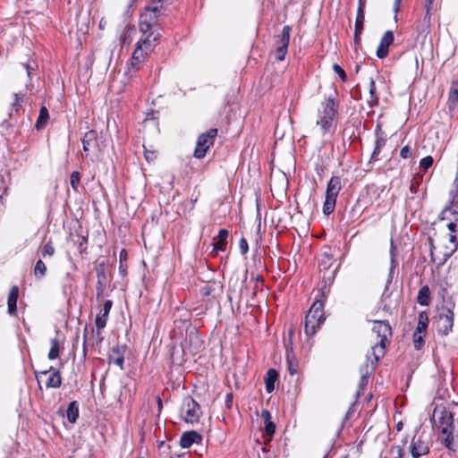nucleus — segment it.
Here are the masks:
<instances>
[{"label":"nucleus","instance_id":"obj_1","mask_svg":"<svg viewBox=\"0 0 458 458\" xmlns=\"http://www.w3.org/2000/svg\"><path fill=\"white\" fill-rule=\"evenodd\" d=\"M171 3L168 0H152L146 5L140 17V31L147 34L149 31H157L154 28L159 21L168 15Z\"/></svg>","mask_w":458,"mask_h":458},{"label":"nucleus","instance_id":"obj_2","mask_svg":"<svg viewBox=\"0 0 458 458\" xmlns=\"http://www.w3.org/2000/svg\"><path fill=\"white\" fill-rule=\"evenodd\" d=\"M340 102L338 91L335 89L332 93L325 97L321 102V108L318 111L316 124L319 126L322 134L329 132L339 113Z\"/></svg>","mask_w":458,"mask_h":458},{"label":"nucleus","instance_id":"obj_3","mask_svg":"<svg viewBox=\"0 0 458 458\" xmlns=\"http://www.w3.org/2000/svg\"><path fill=\"white\" fill-rule=\"evenodd\" d=\"M373 333L377 335V342L371 347L370 357L378 361L385 355V349L388 338L392 335V328L387 321H375L372 328Z\"/></svg>","mask_w":458,"mask_h":458},{"label":"nucleus","instance_id":"obj_4","mask_svg":"<svg viewBox=\"0 0 458 458\" xmlns=\"http://www.w3.org/2000/svg\"><path fill=\"white\" fill-rule=\"evenodd\" d=\"M323 301L316 300L310 308L304 321V332L307 336L311 337L325 321Z\"/></svg>","mask_w":458,"mask_h":458},{"label":"nucleus","instance_id":"obj_5","mask_svg":"<svg viewBox=\"0 0 458 458\" xmlns=\"http://www.w3.org/2000/svg\"><path fill=\"white\" fill-rule=\"evenodd\" d=\"M342 187V179L340 176L334 175L330 178L327 184L325 201L323 204L324 215L329 216L334 212L336 199Z\"/></svg>","mask_w":458,"mask_h":458},{"label":"nucleus","instance_id":"obj_6","mask_svg":"<svg viewBox=\"0 0 458 458\" xmlns=\"http://www.w3.org/2000/svg\"><path fill=\"white\" fill-rule=\"evenodd\" d=\"M454 301H450L445 306L440 308L437 316V332L440 335H447L452 332L454 319Z\"/></svg>","mask_w":458,"mask_h":458},{"label":"nucleus","instance_id":"obj_7","mask_svg":"<svg viewBox=\"0 0 458 458\" xmlns=\"http://www.w3.org/2000/svg\"><path fill=\"white\" fill-rule=\"evenodd\" d=\"M181 411L182 419L191 424L198 423L202 415L200 405L191 396L183 399Z\"/></svg>","mask_w":458,"mask_h":458},{"label":"nucleus","instance_id":"obj_8","mask_svg":"<svg viewBox=\"0 0 458 458\" xmlns=\"http://www.w3.org/2000/svg\"><path fill=\"white\" fill-rule=\"evenodd\" d=\"M217 136V129L211 128L207 131L201 133L196 143L193 156L197 159L203 158L208 150L213 146L216 137Z\"/></svg>","mask_w":458,"mask_h":458},{"label":"nucleus","instance_id":"obj_9","mask_svg":"<svg viewBox=\"0 0 458 458\" xmlns=\"http://www.w3.org/2000/svg\"><path fill=\"white\" fill-rule=\"evenodd\" d=\"M377 362L378 361H376L375 358L371 359L369 353L367 354L366 362L360 368V379L359 381L358 389L355 394L356 401L360 398V395L364 394V391L369 384V379L374 372Z\"/></svg>","mask_w":458,"mask_h":458},{"label":"nucleus","instance_id":"obj_10","mask_svg":"<svg viewBox=\"0 0 458 458\" xmlns=\"http://www.w3.org/2000/svg\"><path fill=\"white\" fill-rule=\"evenodd\" d=\"M103 328H94L92 327L90 332H88L87 327H85L83 332V354L86 356L87 347L90 346L92 349L98 350L101 347L102 342L104 340V336L102 335Z\"/></svg>","mask_w":458,"mask_h":458},{"label":"nucleus","instance_id":"obj_11","mask_svg":"<svg viewBox=\"0 0 458 458\" xmlns=\"http://www.w3.org/2000/svg\"><path fill=\"white\" fill-rule=\"evenodd\" d=\"M291 27L289 25L284 26L282 32L276 38V58L278 61H284L287 54L288 46L290 42Z\"/></svg>","mask_w":458,"mask_h":458},{"label":"nucleus","instance_id":"obj_12","mask_svg":"<svg viewBox=\"0 0 458 458\" xmlns=\"http://www.w3.org/2000/svg\"><path fill=\"white\" fill-rule=\"evenodd\" d=\"M429 441L424 434L416 435L411 443V454L412 458H420L429 453Z\"/></svg>","mask_w":458,"mask_h":458},{"label":"nucleus","instance_id":"obj_13","mask_svg":"<svg viewBox=\"0 0 458 458\" xmlns=\"http://www.w3.org/2000/svg\"><path fill=\"white\" fill-rule=\"evenodd\" d=\"M95 270L97 275L96 297L99 300L102 297L107 284L106 263L104 261L98 262Z\"/></svg>","mask_w":458,"mask_h":458},{"label":"nucleus","instance_id":"obj_14","mask_svg":"<svg viewBox=\"0 0 458 458\" xmlns=\"http://www.w3.org/2000/svg\"><path fill=\"white\" fill-rule=\"evenodd\" d=\"M394 36L393 31L387 30L384 33L377 47L376 55L377 58L384 59L389 53V47L393 44Z\"/></svg>","mask_w":458,"mask_h":458},{"label":"nucleus","instance_id":"obj_15","mask_svg":"<svg viewBox=\"0 0 458 458\" xmlns=\"http://www.w3.org/2000/svg\"><path fill=\"white\" fill-rule=\"evenodd\" d=\"M143 36L144 38H141L137 44L149 54L157 44L161 35L157 31H149L147 34H143Z\"/></svg>","mask_w":458,"mask_h":458},{"label":"nucleus","instance_id":"obj_16","mask_svg":"<svg viewBox=\"0 0 458 458\" xmlns=\"http://www.w3.org/2000/svg\"><path fill=\"white\" fill-rule=\"evenodd\" d=\"M126 346L116 344L112 347L110 353L108 354L107 360L109 364H115L120 369H123L124 363V352Z\"/></svg>","mask_w":458,"mask_h":458},{"label":"nucleus","instance_id":"obj_17","mask_svg":"<svg viewBox=\"0 0 458 458\" xmlns=\"http://www.w3.org/2000/svg\"><path fill=\"white\" fill-rule=\"evenodd\" d=\"M202 441V436L195 431H186L182 434L180 438V445L182 448H190L193 444H199Z\"/></svg>","mask_w":458,"mask_h":458},{"label":"nucleus","instance_id":"obj_18","mask_svg":"<svg viewBox=\"0 0 458 458\" xmlns=\"http://www.w3.org/2000/svg\"><path fill=\"white\" fill-rule=\"evenodd\" d=\"M112 307H113V301L111 300H106L104 302V305H103L102 310H100V313L97 315L96 319H95L96 327H98V328H105L106 327V326L107 324V320H108V316H109Z\"/></svg>","mask_w":458,"mask_h":458},{"label":"nucleus","instance_id":"obj_19","mask_svg":"<svg viewBox=\"0 0 458 458\" xmlns=\"http://www.w3.org/2000/svg\"><path fill=\"white\" fill-rule=\"evenodd\" d=\"M41 375L49 374L47 381L46 383V386L47 388H58L62 385V377L59 370L55 369L54 367H50L48 369L41 371Z\"/></svg>","mask_w":458,"mask_h":458},{"label":"nucleus","instance_id":"obj_20","mask_svg":"<svg viewBox=\"0 0 458 458\" xmlns=\"http://www.w3.org/2000/svg\"><path fill=\"white\" fill-rule=\"evenodd\" d=\"M439 417H438V423L440 430L442 429H447V430H454V415L453 413L446 410L445 408H442L439 411Z\"/></svg>","mask_w":458,"mask_h":458},{"label":"nucleus","instance_id":"obj_21","mask_svg":"<svg viewBox=\"0 0 458 458\" xmlns=\"http://www.w3.org/2000/svg\"><path fill=\"white\" fill-rule=\"evenodd\" d=\"M430 25H431V13H426L424 17L420 19L416 25V31L418 34V38H426L427 35L430 32Z\"/></svg>","mask_w":458,"mask_h":458},{"label":"nucleus","instance_id":"obj_22","mask_svg":"<svg viewBox=\"0 0 458 458\" xmlns=\"http://www.w3.org/2000/svg\"><path fill=\"white\" fill-rule=\"evenodd\" d=\"M335 263L334 256L330 253L325 252L321 255V258L318 261V267L323 275L328 273V271H335V276L336 275L337 267L332 268Z\"/></svg>","mask_w":458,"mask_h":458},{"label":"nucleus","instance_id":"obj_23","mask_svg":"<svg viewBox=\"0 0 458 458\" xmlns=\"http://www.w3.org/2000/svg\"><path fill=\"white\" fill-rule=\"evenodd\" d=\"M81 142L83 146V151L88 156L90 149L98 146V131L95 130L87 131L84 134Z\"/></svg>","mask_w":458,"mask_h":458},{"label":"nucleus","instance_id":"obj_24","mask_svg":"<svg viewBox=\"0 0 458 458\" xmlns=\"http://www.w3.org/2000/svg\"><path fill=\"white\" fill-rule=\"evenodd\" d=\"M19 297V288L17 285H13L10 289L8 299H7V308L8 313L11 316H16L17 314V301Z\"/></svg>","mask_w":458,"mask_h":458},{"label":"nucleus","instance_id":"obj_25","mask_svg":"<svg viewBox=\"0 0 458 458\" xmlns=\"http://www.w3.org/2000/svg\"><path fill=\"white\" fill-rule=\"evenodd\" d=\"M335 281V271H328L327 274L322 275V282L320 283V295L324 300L327 299L330 292V286Z\"/></svg>","mask_w":458,"mask_h":458},{"label":"nucleus","instance_id":"obj_26","mask_svg":"<svg viewBox=\"0 0 458 458\" xmlns=\"http://www.w3.org/2000/svg\"><path fill=\"white\" fill-rule=\"evenodd\" d=\"M458 105V80L451 83L448 93V107L450 110L456 108Z\"/></svg>","mask_w":458,"mask_h":458},{"label":"nucleus","instance_id":"obj_27","mask_svg":"<svg viewBox=\"0 0 458 458\" xmlns=\"http://www.w3.org/2000/svg\"><path fill=\"white\" fill-rule=\"evenodd\" d=\"M49 120V113L47 108L45 106H42L39 109L38 117L35 123V128L37 131H42L47 125Z\"/></svg>","mask_w":458,"mask_h":458},{"label":"nucleus","instance_id":"obj_28","mask_svg":"<svg viewBox=\"0 0 458 458\" xmlns=\"http://www.w3.org/2000/svg\"><path fill=\"white\" fill-rule=\"evenodd\" d=\"M79 406L80 405L77 401H72L70 403V404L67 407L65 415H66L68 421L72 424H74L79 418V414H80Z\"/></svg>","mask_w":458,"mask_h":458},{"label":"nucleus","instance_id":"obj_29","mask_svg":"<svg viewBox=\"0 0 458 458\" xmlns=\"http://www.w3.org/2000/svg\"><path fill=\"white\" fill-rule=\"evenodd\" d=\"M278 379V373L275 369H269L265 377L266 391L270 394L275 390V383Z\"/></svg>","mask_w":458,"mask_h":458},{"label":"nucleus","instance_id":"obj_30","mask_svg":"<svg viewBox=\"0 0 458 458\" xmlns=\"http://www.w3.org/2000/svg\"><path fill=\"white\" fill-rule=\"evenodd\" d=\"M440 220H448V221H458V208L455 207H452L449 203V206L445 207V208L439 215Z\"/></svg>","mask_w":458,"mask_h":458},{"label":"nucleus","instance_id":"obj_31","mask_svg":"<svg viewBox=\"0 0 458 458\" xmlns=\"http://www.w3.org/2000/svg\"><path fill=\"white\" fill-rule=\"evenodd\" d=\"M429 301H430V289L428 285H423L418 293L417 302L420 306H428L429 304Z\"/></svg>","mask_w":458,"mask_h":458},{"label":"nucleus","instance_id":"obj_32","mask_svg":"<svg viewBox=\"0 0 458 458\" xmlns=\"http://www.w3.org/2000/svg\"><path fill=\"white\" fill-rule=\"evenodd\" d=\"M369 100L368 104L370 107L377 106L379 103V97L377 93L376 82L373 78H370L369 81Z\"/></svg>","mask_w":458,"mask_h":458},{"label":"nucleus","instance_id":"obj_33","mask_svg":"<svg viewBox=\"0 0 458 458\" xmlns=\"http://www.w3.org/2000/svg\"><path fill=\"white\" fill-rule=\"evenodd\" d=\"M127 259L128 253L125 249H123L119 254V274L125 277L128 274V266H127Z\"/></svg>","mask_w":458,"mask_h":458},{"label":"nucleus","instance_id":"obj_34","mask_svg":"<svg viewBox=\"0 0 458 458\" xmlns=\"http://www.w3.org/2000/svg\"><path fill=\"white\" fill-rule=\"evenodd\" d=\"M376 140L375 146L377 148H383L386 142V135L382 130L381 125L377 124L375 130Z\"/></svg>","mask_w":458,"mask_h":458},{"label":"nucleus","instance_id":"obj_35","mask_svg":"<svg viewBox=\"0 0 458 458\" xmlns=\"http://www.w3.org/2000/svg\"><path fill=\"white\" fill-rule=\"evenodd\" d=\"M60 343L58 339H51V348L47 355L48 359L51 360L57 359L60 355Z\"/></svg>","mask_w":458,"mask_h":458},{"label":"nucleus","instance_id":"obj_36","mask_svg":"<svg viewBox=\"0 0 458 458\" xmlns=\"http://www.w3.org/2000/svg\"><path fill=\"white\" fill-rule=\"evenodd\" d=\"M428 325V318L426 312H420L419 314L417 328L414 332H420L426 334Z\"/></svg>","mask_w":458,"mask_h":458},{"label":"nucleus","instance_id":"obj_37","mask_svg":"<svg viewBox=\"0 0 458 458\" xmlns=\"http://www.w3.org/2000/svg\"><path fill=\"white\" fill-rule=\"evenodd\" d=\"M74 244L77 246L81 255L87 253L88 236L77 235Z\"/></svg>","mask_w":458,"mask_h":458},{"label":"nucleus","instance_id":"obj_38","mask_svg":"<svg viewBox=\"0 0 458 458\" xmlns=\"http://www.w3.org/2000/svg\"><path fill=\"white\" fill-rule=\"evenodd\" d=\"M443 435H445V439L443 440V445L449 450H454V430L442 429L441 432Z\"/></svg>","mask_w":458,"mask_h":458},{"label":"nucleus","instance_id":"obj_39","mask_svg":"<svg viewBox=\"0 0 458 458\" xmlns=\"http://www.w3.org/2000/svg\"><path fill=\"white\" fill-rule=\"evenodd\" d=\"M425 336H426V334H424V333H420V332L413 333L412 338H413V345H414L415 350L419 351L424 346Z\"/></svg>","mask_w":458,"mask_h":458},{"label":"nucleus","instance_id":"obj_40","mask_svg":"<svg viewBox=\"0 0 458 458\" xmlns=\"http://www.w3.org/2000/svg\"><path fill=\"white\" fill-rule=\"evenodd\" d=\"M364 21H365V12L360 9V11H357L356 20H355V25H354V30H363L364 29Z\"/></svg>","mask_w":458,"mask_h":458},{"label":"nucleus","instance_id":"obj_41","mask_svg":"<svg viewBox=\"0 0 458 458\" xmlns=\"http://www.w3.org/2000/svg\"><path fill=\"white\" fill-rule=\"evenodd\" d=\"M46 272H47V266L41 259H38L36 262V265L34 267L35 276L41 278V277L45 276Z\"/></svg>","mask_w":458,"mask_h":458},{"label":"nucleus","instance_id":"obj_42","mask_svg":"<svg viewBox=\"0 0 458 458\" xmlns=\"http://www.w3.org/2000/svg\"><path fill=\"white\" fill-rule=\"evenodd\" d=\"M21 65L24 67V69L27 72V75L30 79H31V74L34 71L38 69V63L35 60H29L26 63H21Z\"/></svg>","mask_w":458,"mask_h":458},{"label":"nucleus","instance_id":"obj_43","mask_svg":"<svg viewBox=\"0 0 458 458\" xmlns=\"http://www.w3.org/2000/svg\"><path fill=\"white\" fill-rule=\"evenodd\" d=\"M227 242H221V240H215L213 242V250L211 254L216 256L219 251H225L226 250Z\"/></svg>","mask_w":458,"mask_h":458},{"label":"nucleus","instance_id":"obj_44","mask_svg":"<svg viewBox=\"0 0 458 458\" xmlns=\"http://www.w3.org/2000/svg\"><path fill=\"white\" fill-rule=\"evenodd\" d=\"M6 176H7V180H5L4 175H0V177H1V179H0V181H1L0 189L2 190L3 194H4V195H8L9 194V186L11 184L10 174L7 173Z\"/></svg>","mask_w":458,"mask_h":458},{"label":"nucleus","instance_id":"obj_45","mask_svg":"<svg viewBox=\"0 0 458 458\" xmlns=\"http://www.w3.org/2000/svg\"><path fill=\"white\" fill-rule=\"evenodd\" d=\"M81 182V174L78 171H73L70 176V183L74 191H78V187Z\"/></svg>","mask_w":458,"mask_h":458},{"label":"nucleus","instance_id":"obj_46","mask_svg":"<svg viewBox=\"0 0 458 458\" xmlns=\"http://www.w3.org/2000/svg\"><path fill=\"white\" fill-rule=\"evenodd\" d=\"M287 363H288V372L290 373V375L293 376L295 374H297L298 372V363L297 361L294 360V356H293L292 358L287 355Z\"/></svg>","mask_w":458,"mask_h":458},{"label":"nucleus","instance_id":"obj_47","mask_svg":"<svg viewBox=\"0 0 458 458\" xmlns=\"http://www.w3.org/2000/svg\"><path fill=\"white\" fill-rule=\"evenodd\" d=\"M54 254H55V248H54L52 242L49 241L43 246L42 250H41V255L43 258H46L47 256L52 257Z\"/></svg>","mask_w":458,"mask_h":458},{"label":"nucleus","instance_id":"obj_48","mask_svg":"<svg viewBox=\"0 0 458 458\" xmlns=\"http://www.w3.org/2000/svg\"><path fill=\"white\" fill-rule=\"evenodd\" d=\"M332 68H333L334 72L339 76V78L341 79V81L343 82L347 81V80H348L347 74H346L345 71L339 64H334Z\"/></svg>","mask_w":458,"mask_h":458},{"label":"nucleus","instance_id":"obj_49","mask_svg":"<svg viewBox=\"0 0 458 458\" xmlns=\"http://www.w3.org/2000/svg\"><path fill=\"white\" fill-rule=\"evenodd\" d=\"M434 163V159L431 156H427L423 157L420 162V167L424 171H427L428 168L432 166Z\"/></svg>","mask_w":458,"mask_h":458},{"label":"nucleus","instance_id":"obj_50","mask_svg":"<svg viewBox=\"0 0 458 458\" xmlns=\"http://www.w3.org/2000/svg\"><path fill=\"white\" fill-rule=\"evenodd\" d=\"M148 54L138 44L136 45V48L132 53L133 59L140 58L141 60H145Z\"/></svg>","mask_w":458,"mask_h":458},{"label":"nucleus","instance_id":"obj_51","mask_svg":"<svg viewBox=\"0 0 458 458\" xmlns=\"http://www.w3.org/2000/svg\"><path fill=\"white\" fill-rule=\"evenodd\" d=\"M264 430H265V434L266 435H267L269 437H272L275 434V431H276V425H275V423L272 420L268 421V422H265Z\"/></svg>","mask_w":458,"mask_h":458},{"label":"nucleus","instance_id":"obj_52","mask_svg":"<svg viewBox=\"0 0 458 458\" xmlns=\"http://www.w3.org/2000/svg\"><path fill=\"white\" fill-rule=\"evenodd\" d=\"M390 454L393 455V458H403V450L401 446L394 445L391 447Z\"/></svg>","mask_w":458,"mask_h":458},{"label":"nucleus","instance_id":"obj_53","mask_svg":"<svg viewBox=\"0 0 458 458\" xmlns=\"http://www.w3.org/2000/svg\"><path fill=\"white\" fill-rule=\"evenodd\" d=\"M411 155H412V150L410 146L406 145L401 148L400 156L403 159L410 158L411 157Z\"/></svg>","mask_w":458,"mask_h":458},{"label":"nucleus","instance_id":"obj_54","mask_svg":"<svg viewBox=\"0 0 458 458\" xmlns=\"http://www.w3.org/2000/svg\"><path fill=\"white\" fill-rule=\"evenodd\" d=\"M13 97H14V101L13 103V110L15 112V113H18L20 111V109L21 108V98L20 97V95L18 93H14L13 94Z\"/></svg>","mask_w":458,"mask_h":458},{"label":"nucleus","instance_id":"obj_55","mask_svg":"<svg viewBox=\"0 0 458 458\" xmlns=\"http://www.w3.org/2000/svg\"><path fill=\"white\" fill-rule=\"evenodd\" d=\"M239 249L242 255H245L249 250L248 242L244 237H242L239 242Z\"/></svg>","mask_w":458,"mask_h":458},{"label":"nucleus","instance_id":"obj_56","mask_svg":"<svg viewBox=\"0 0 458 458\" xmlns=\"http://www.w3.org/2000/svg\"><path fill=\"white\" fill-rule=\"evenodd\" d=\"M228 234L229 233L227 229H220L218 231L217 236L214 240H221V242H227Z\"/></svg>","mask_w":458,"mask_h":458},{"label":"nucleus","instance_id":"obj_57","mask_svg":"<svg viewBox=\"0 0 458 458\" xmlns=\"http://www.w3.org/2000/svg\"><path fill=\"white\" fill-rule=\"evenodd\" d=\"M354 406H355V403H353L351 407L349 408V410L347 411V412L345 413V416L344 418V420H343V423H342V426H341V428L342 429L344 428V423L352 417V414L353 413L354 411Z\"/></svg>","mask_w":458,"mask_h":458},{"label":"nucleus","instance_id":"obj_58","mask_svg":"<svg viewBox=\"0 0 458 458\" xmlns=\"http://www.w3.org/2000/svg\"><path fill=\"white\" fill-rule=\"evenodd\" d=\"M362 32H363V30H360V32L358 30H354L353 42H354L355 47L360 46Z\"/></svg>","mask_w":458,"mask_h":458},{"label":"nucleus","instance_id":"obj_59","mask_svg":"<svg viewBox=\"0 0 458 458\" xmlns=\"http://www.w3.org/2000/svg\"><path fill=\"white\" fill-rule=\"evenodd\" d=\"M446 226L454 233L458 232V221H448Z\"/></svg>","mask_w":458,"mask_h":458},{"label":"nucleus","instance_id":"obj_60","mask_svg":"<svg viewBox=\"0 0 458 458\" xmlns=\"http://www.w3.org/2000/svg\"><path fill=\"white\" fill-rule=\"evenodd\" d=\"M144 60H141L140 58H137V59H133V56L131 55V66L132 69L134 70H139L140 69V64L143 62Z\"/></svg>","mask_w":458,"mask_h":458},{"label":"nucleus","instance_id":"obj_61","mask_svg":"<svg viewBox=\"0 0 458 458\" xmlns=\"http://www.w3.org/2000/svg\"><path fill=\"white\" fill-rule=\"evenodd\" d=\"M252 276V279L255 281V284H256V288H259V284H260L261 285L263 284L264 283V277L262 275H256V276H253L251 275Z\"/></svg>","mask_w":458,"mask_h":458},{"label":"nucleus","instance_id":"obj_62","mask_svg":"<svg viewBox=\"0 0 458 458\" xmlns=\"http://www.w3.org/2000/svg\"><path fill=\"white\" fill-rule=\"evenodd\" d=\"M261 418L264 420L265 422L271 421V413L268 410H262L261 411Z\"/></svg>","mask_w":458,"mask_h":458},{"label":"nucleus","instance_id":"obj_63","mask_svg":"<svg viewBox=\"0 0 458 458\" xmlns=\"http://www.w3.org/2000/svg\"><path fill=\"white\" fill-rule=\"evenodd\" d=\"M144 156H145V158L146 160L149 163L151 161H153L154 159H156L157 156L155 154V152H152V151H148V150H145L144 152Z\"/></svg>","mask_w":458,"mask_h":458},{"label":"nucleus","instance_id":"obj_64","mask_svg":"<svg viewBox=\"0 0 458 458\" xmlns=\"http://www.w3.org/2000/svg\"><path fill=\"white\" fill-rule=\"evenodd\" d=\"M381 149H382L381 148H377V147L375 146L374 147V150H373V152L371 154V158L370 159L373 160V161H377L378 159V156H379V154L381 152Z\"/></svg>","mask_w":458,"mask_h":458}]
</instances>
